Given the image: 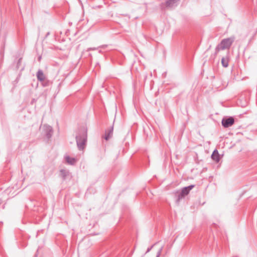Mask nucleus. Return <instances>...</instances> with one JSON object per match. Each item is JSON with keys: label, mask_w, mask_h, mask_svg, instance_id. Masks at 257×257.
Returning <instances> with one entry per match:
<instances>
[{"label": "nucleus", "mask_w": 257, "mask_h": 257, "mask_svg": "<svg viewBox=\"0 0 257 257\" xmlns=\"http://www.w3.org/2000/svg\"><path fill=\"white\" fill-rule=\"evenodd\" d=\"M229 58L228 57H223L221 59V64L223 67L226 68L228 66Z\"/></svg>", "instance_id": "obj_11"}, {"label": "nucleus", "mask_w": 257, "mask_h": 257, "mask_svg": "<svg viewBox=\"0 0 257 257\" xmlns=\"http://www.w3.org/2000/svg\"><path fill=\"white\" fill-rule=\"evenodd\" d=\"M162 249H163V247H161L159 249V250H158V251L157 252L156 257H159V256H160V255H161V252H162Z\"/></svg>", "instance_id": "obj_15"}, {"label": "nucleus", "mask_w": 257, "mask_h": 257, "mask_svg": "<svg viewBox=\"0 0 257 257\" xmlns=\"http://www.w3.org/2000/svg\"><path fill=\"white\" fill-rule=\"evenodd\" d=\"M44 130L45 132V134L47 139H50L51 138L53 134V129L52 127L49 125H44Z\"/></svg>", "instance_id": "obj_4"}, {"label": "nucleus", "mask_w": 257, "mask_h": 257, "mask_svg": "<svg viewBox=\"0 0 257 257\" xmlns=\"http://www.w3.org/2000/svg\"><path fill=\"white\" fill-rule=\"evenodd\" d=\"M113 126H110L105 131V137L104 139L106 140H108L112 137L113 135Z\"/></svg>", "instance_id": "obj_6"}, {"label": "nucleus", "mask_w": 257, "mask_h": 257, "mask_svg": "<svg viewBox=\"0 0 257 257\" xmlns=\"http://www.w3.org/2000/svg\"><path fill=\"white\" fill-rule=\"evenodd\" d=\"M65 158L67 163L70 165H73L77 162V160L75 158H71L69 156H66Z\"/></svg>", "instance_id": "obj_10"}, {"label": "nucleus", "mask_w": 257, "mask_h": 257, "mask_svg": "<svg viewBox=\"0 0 257 257\" xmlns=\"http://www.w3.org/2000/svg\"><path fill=\"white\" fill-rule=\"evenodd\" d=\"M234 123V119L232 117H229L228 118H224L222 120V125L225 127H228Z\"/></svg>", "instance_id": "obj_3"}, {"label": "nucleus", "mask_w": 257, "mask_h": 257, "mask_svg": "<svg viewBox=\"0 0 257 257\" xmlns=\"http://www.w3.org/2000/svg\"><path fill=\"white\" fill-rule=\"evenodd\" d=\"M177 202H179L180 200H181L183 198H184L185 196L184 195H182V193L180 192L179 193H177Z\"/></svg>", "instance_id": "obj_14"}, {"label": "nucleus", "mask_w": 257, "mask_h": 257, "mask_svg": "<svg viewBox=\"0 0 257 257\" xmlns=\"http://www.w3.org/2000/svg\"><path fill=\"white\" fill-rule=\"evenodd\" d=\"M212 159L216 163H218L220 160V156L217 150H215L211 155Z\"/></svg>", "instance_id": "obj_8"}, {"label": "nucleus", "mask_w": 257, "mask_h": 257, "mask_svg": "<svg viewBox=\"0 0 257 257\" xmlns=\"http://www.w3.org/2000/svg\"><path fill=\"white\" fill-rule=\"evenodd\" d=\"M37 79L40 82L44 81L46 78L45 75H44L43 71L39 69L36 74Z\"/></svg>", "instance_id": "obj_7"}, {"label": "nucleus", "mask_w": 257, "mask_h": 257, "mask_svg": "<svg viewBox=\"0 0 257 257\" xmlns=\"http://www.w3.org/2000/svg\"><path fill=\"white\" fill-rule=\"evenodd\" d=\"M177 202H179L180 200H181L183 198H184L185 196L184 195H182V193L180 192L179 193H177Z\"/></svg>", "instance_id": "obj_13"}, {"label": "nucleus", "mask_w": 257, "mask_h": 257, "mask_svg": "<svg viewBox=\"0 0 257 257\" xmlns=\"http://www.w3.org/2000/svg\"><path fill=\"white\" fill-rule=\"evenodd\" d=\"M35 257H36V256H35Z\"/></svg>", "instance_id": "obj_19"}, {"label": "nucleus", "mask_w": 257, "mask_h": 257, "mask_svg": "<svg viewBox=\"0 0 257 257\" xmlns=\"http://www.w3.org/2000/svg\"><path fill=\"white\" fill-rule=\"evenodd\" d=\"M69 175V172L68 171L63 169L60 170V175L64 180L65 179L67 176H68Z\"/></svg>", "instance_id": "obj_12"}, {"label": "nucleus", "mask_w": 257, "mask_h": 257, "mask_svg": "<svg viewBox=\"0 0 257 257\" xmlns=\"http://www.w3.org/2000/svg\"><path fill=\"white\" fill-rule=\"evenodd\" d=\"M153 246H154V245H152V246H151L150 247H149L146 253L149 252L151 250V249L153 248Z\"/></svg>", "instance_id": "obj_16"}, {"label": "nucleus", "mask_w": 257, "mask_h": 257, "mask_svg": "<svg viewBox=\"0 0 257 257\" xmlns=\"http://www.w3.org/2000/svg\"><path fill=\"white\" fill-rule=\"evenodd\" d=\"M164 5L163 4H162L161 6L163 7V6Z\"/></svg>", "instance_id": "obj_18"}, {"label": "nucleus", "mask_w": 257, "mask_h": 257, "mask_svg": "<svg viewBox=\"0 0 257 257\" xmlns=\"http://www.w3.org/2000/svg\"><path fill=\"white\" fill-rule=\"evenodd\" d=\"M89 49L91 50H96V48H90Z\"/></svg>", "instance_id": "obj_17"}, {"label": "nucleus", "mask_w": 257, "mask_h": 257, "mask_svg": "<svg viewBox=\"0 0 257 257\" xmlns=\"http://www.w3.org/2000/svg\"><path fill=\"white\" fill-rule=\"evenodd\" d=\"M194 186L195 185H191L189 186L184 187L182 189L180 192L182 193V195L185 196L189 193L190 190H192Z\"/></svg>", "instance_id": "obj_5"}, {"label": "nucleus", "mask_w": 257, "mask_h": 257, "mask_svg": "<svg viewBox=\"0 0 257 257\" xmlns=\"http://www.w3.org/2000/svg\"><path fill=\"white\" fill-rule=\"evenodd\" d=\"M234 41L233 37L223 39L215 48V54L219 52L220 50L229 49Z\"/></svg>", "instance_id": "obj_2"}, {"label": "nucleus", "mask_w": 257, "mask_h": 257, "mask_svg": "<svg viewBox=\"0 0 257 257\" xmlns=\"http://www.w3.org/2000/svg\"><path fill=\"white\" fill-rule=\"evenodd\" d=\"M179 1V0H168L166 2V6L169 8L176 7L177 5V2Z\"/></svg>", "instance_id": "obj_9"}, {"label": "nucleus", "mask_w": 257, "mask_h": 257, "mask_svg": "<svg viewBox=\"0 0 257 257\" xmlns=\"http://www.w3.org/2000/svg\"><path fill=\"white\" fill-rule=\"evenodd\" d=\"M77 147L79 150H83L87 141L86 131L84 127L80 130V133L76 137Z\"/></svg>", "instance_id": "obj_1"}]
</instances>
